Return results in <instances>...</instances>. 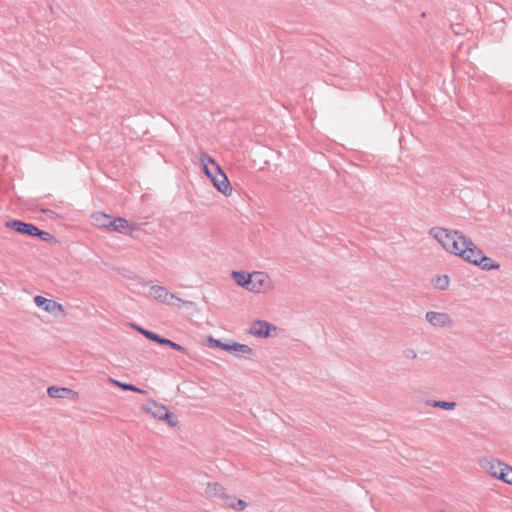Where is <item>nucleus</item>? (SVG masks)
Returning a JSON list of instances; mask_svg holds the SVG:
<instances>
[{"label": "nucleus", "instance_id": "obj_9", "mask_svg": "<svg viewBox=\"0 0 512 512\" xmlns=\"http://www.w3.org/2000/svg\"><path fill=\"white\" fill-rule=\"evenodd\" d=\"M479 465L490 476L499 479L501 476L499 474L502 473L506 464L495 458L483 457L479 460Z\"/></svg>", "mask_w": 512, "mask_h": 512}, {"label": "nucleus", "instance_id": "obj_27", "mask_svg": "<svg viewBox=\"0 0 512 512\" xmlns=\"http://www.w3.org/2000/svg\"><path fill=\"white\" fill-rule=\"evenodd\" d=\"M115 226H116V218L111 216L110 220L107 223V227L105 228V230L115 232V228H116Z\"/></svg>", "mask_w": 512, "mask_h": 512}, {"label": "nucleus", "instance_id": "obj_7", "mask_svg": "<svg viewBox=\"0 0 512 512\" xmlns=\"http://www.w3.org/2000/svg\"><path fill=\"white\" fill-rule=\"evenodd\" d=\"M274 289V283L271 277L262 271H255L251 273V285L248 291L253 293H267Z\"/></svg>", "mask_w": 512, "mask_h": 512}, {"label": "nucleus", "instance_id": "obj_2", "mask_svg": "<svg viewBox=\"0 0 512 512\" xmlns=\"http://www.w3.org/2000/svg\"><path fill=\"white\" fill-rule=\"evenodd\" d=\"M200 161L203 166L204 173L211 180L213 186L225 196H230L232 188L230 182L221 167L209 155L202 153Z\"/></svg>", "mask_w": 512, "mask_h": 512}, {"label": "nucleus", "instance_id": "obj_15", "mask_svg": "<svg viewBox=\"0 0 512 512\" xmlns=\"http://www.w3.org/2000/svg\"><path fill=\"white\" fill-rule=\"evenodd\" d=\"M226 492V489L218 482H209L205 488V494L210 498L218 497L222 500Z\"/></svg>", "mask_w": 512, "mask_h": 512}, {"label": "nucleus", "instance_id": "obj_19", "mask_svg": "<svg viewBox=\"0 0 512 512\" xmlns=\"http://www.w3.org/2000/svg\"><path fill=\"white\" fill-rule=\"evenodd\" d=\"M428 406L434 408H441L447 411H452L456 408L457 403L453 401H442V400H428L426 402Z\"/></svg>", "mask_w": 512, "mask_h": 512}, {"label": "nucleus", "instance_id": "obj_18", "mask_svg": "<svg viewBox=\"0 0 512 512\" xmlns=\"http://www.w3.org/2000/svg\"><path fill=\"white\" fill-rule=\"evenodd\" d=\"M231 275L239 286L248 290L251 285V273L233 271Z\"/></svg>", "mask_w": 512, "mask_h": 512}, {"label": "nucleus", "instance_id": "obj_10", "mask_svg": "<svg viewBox=\"0 0 512 512\" xmlns=\"http://www.w3.org/2000/svg\"><path fill=\"white\" fill-rule=\"evenodd\" d=\"M271 329L276 330V327L267 321H255L249 328V334L257 337H269Z\"/></svg>", "mask_w": 512, "mask_h": 512}, {"label": "nucleus", "instance_id": "obj_12", "mask_svg": "<svg viewBox=\"0 0 512 512\" xmlns=\"http://www.w3.org/2000/svg\"><path fill=\"white\" fill-rule=\"evenodd\" d=\"M35 304L49 313H55L56 311H63V307L58 302L47 299L43 296H36L34 298Z\"/></svg>", "mask_w": 512, "mask_h": 512}, {"label": "nucleus", "instance_id": "obj_1", "mask_svg": "<svg viewBox=\"0 0 512 512\" xmlns=\"http://www.w3.org/2000/svg\"><path fill=\"white\" fill-rule=\"evenodd\" d=\"M429 235L433 237L442 248L451 254L464 259L466 250L472 245V240L458 230H450L443 227H433L429 230Z\"/></svg>", "mask_w": 512, "mask_h": 512}, {"label": "nucleus", "instance_id": "obj_5", "mask_svg": "<svg viewBox=\"0 0 512 512\" xmlns=\"http://www.w3.org/2000/svg\"><path fill=\"white\" fill-rule=\"evenodd\" d=\"M5 226L21 234L39 237L43 241H50L53 238L50 233L38 229L35 225L19 220H9Z\"/></svg>", "mask_w": 512, "mask_h": 512}, {"label": "nucleus", "instance_id": "obj_25", "mask_svg": "<svg viewBox=\"0 0 512 512\" xmlns=\"http://www.w3.org/2000/svg\"><path fill=\"white\" fill-rule=\"evenodd\" d=\"M402 356L405 360H415L418 357V353L413 348H405L402 351Z\"/></svg>", "mask_w": 512, "mask_h": 512}, {"label": "nucleus", "instance_id": "obj_24", "mask_svg": "<svg viewBox=\"0 0 512 512\" xmlns=\"http://www.w3.org/2000/svg\"><path fill=\"white\" fill-rule=\"evenodd\" d=\"M160 344L161 345H167L168 347H171L172 349L180 351V352H183V353L186 352V349L183 346H181V345H179V344H177V343H175V342H173V341H171L169 339H166V338H162Z\"/></svg>", "mask_w": 512, "mask_h": 512}, {"label": "nucleus", "instance_id": "obj_13", "mask_svg": "<svg viewBox=\"0 0 512 512\" xmlns=\"http://www.w3.org/2000/svg\"><path fill=\"white\" fill-rule=\"evenodd\" d=\"M225 351L233 353L235 356L238 357L253 355V349L249 345L241 344L234 341L228 343L227 347H225Z\"/></svg>", "mask_w": 512, "mask_h": 512}, {"label": "nucleus", "instance_id": "obj_22", "mask_svg": "<svg viewBox=\"0 0 512 512\" xmlns=\"http://www.w3.org/2000/svg\"><path fill=\"white\" fill-rule=\"evenodd\" d=\"M499 475H501L499 480H501L509 485H512V467L511 466L506 464L504 466L502 473H500Z\"/></svg>", "mask_w": 512, "mask_h": 512}, {"label": "nucleus", "instance_id": "obj_23", "mask_svg": "<svg viewBox=\"0 0 512 512\" xmlns=\"http://www.w3.org/2000/svg\"><path fill=\"white\" fill-rule=\"evenodd\" d=\"M137 330L143 334L146 338H148L149 340L151 341H154V342H157V343H161V340L163 337L159 336L158 334L152 332V331H149V330H146L144 328H137Z\"/></svg>", "mask_w": 512, "mask_h": 512}, {"label": "nucleus", "instance_id": "obj_3", "mask_svg": "<svg viewBox=\"0 0 512 512\" xmlns=\"http://www.w3.org/2000/svg\"><path fill=\"white\" fill-rule=\"evenodd\" d=\"M463 260L479 266L483 270H494L499 269L500 265L493 261L491 258L484 255L483 251L476 246L474 242L466 250V254Z\"/></svg>", "mask_w": 512, "mask_h": 512}, {"label": "nucleus", "instance_id": "obj_17", "mask_svg": "<svg viewBox=\"0 0 512 512\" xmlns=\"http://www.w3.org/2000/svg\"><path fill=\"white\" fill-rule=\"evenodd\" d=\"M110 218L111 215L103 212H95L91 215V223L97 228L105 229Z\"/></svg>", "mask_w": 512, "mask_h": 512}, {"label": "nucleus", "instance_id": "obj_14", "mask_svg": "<svg viewBox=\"0 0 512 512\" xmlns=\"http://www.w3.org/2000/svg\"><path fill=\"white\" fill-rule=\"evenodd\" d=\"M222 501L226 507L236 511H244L248 507V504L244 500L238 499L236 496L227 492L224 495Z\"/></svg>", "mask_w": 512, "mask_h": 512}, {"label": "nucleus", "instance_id": "obj_16", "mask_svg": "<svg viewBox=\"0 0 512 512\" xmlns=\"http://www.w3.org/2000/svg\"><path fill=\"white\" fill-rule=\"evenodd\" d=\"M115 232L124 234V235H130L134 230H136V227L133 224H130L128 220L122 217H116V226H115Z\"/></svg>", "mask_w": 512, "mask_h": 512}, {"label": "nucleus", "instance_id": "obj_8", "mask_svg": "<svg viewBox=\"0 0 512 512\" xmlns=\"http://www.w3.org/2000/svg\"><path fill=\"white\" fill-rule=\"evenodd\" d=\"M426 321L436 328H451L454 321L448 313L428 311L425 315Z\"/></svg>", "mask_w": 512, "mask_h": 512}, {"label": "nucleus", "instance_id": "obj_6", "mask_svg": "<svg viewBox=\"0 0 512 512\" xmlns=\"http://www.w3.org/2000/svg\"><path fill=\"white\" fill-rule=\"evenodd\" d=\"M143 409L154 418L165 420L171 427L178 425L177 418L169 412L168 408L156 401H149L143 406Z\"/></svg>", "mask_w": 512, "mask_h": 512}, {"label": "nucleus", "instance_id": "obj_20", "mask_svg": "<svg viewBox=\"0 0 512 512\" xmlns=\"http://www.w3.org/2000/svg\"><path fill=\"white\" fill-rule=\"evenodd\" d=\"M434 288L438 290H446L449 287L450 279L447 275H437L434 278H432L431 281Z\"/></svg>", "mask_w": 512, "mask_h": 512}, {"label": "nucleus", "instance_id": "obj_4", "mask_svg": "<svg viewBox=\"0 0 512 512\" xmlns=\"http://www.w3.org/2000/svg\"><path fill=\"white\" fill-rule=\"evenodd\" d=\"M150 296L156 301L166 305H173L175 301L189 307H194L196 305V303L193 301L183 300L177 297L175 294L171 293L166 287L160 285H153L150 288Z\"/></svg>", "mask_w": 512, "mask_h": 512}, {"label": "nucleus", "instance_id": "obj_26", "mask_svg": "<svg viewBox=\"0 0 512 512\" xmlns=\"http://www.w3.org/2000/svg\"><path fill=\"white\" fill-rule=\"evenodd\" d=\"M208 341L212 347H216V348L222 349L224 351H225V347H227V345H228V343H223L222 341H220L218 339H214L212 337H210Z\"/></svg>", "mask_w": 512, "mask_h": 512}, {"label": "nucleus", "instance_id": "obj_11", "mask_svg": "<svg viewBox=\"0 0 512 512\" xmlns=\"http://www.w3.org/2000/svg\"><path fill=\"white\" fill-rule=\"evenodd\" d=\"M47 394L51 398H68L74 401L79 398L78 392L66 387L51 386L47 389Z\"/></svg>", "mask_w": 512, "mask_h": 512}, {"label": "nucleus", "instance_id": "obj_21", "mask_svg": "<svg viewBox=\"0 0 512 512\" xmlns=\"http://www.w3.org/2000/svg\"><path fill=\"white\" fill-rule=\"evenodd\" d=\"M110 381L114 385H116V386H118V387H120V388H122L124 390H129V391H133V392L140 393V394L146 393L144 390H142V389H140V388H138V387H136V386H134L132 384L122 383V382L114 380V379H110Z\"/></svg>", "mask_w": 512, "mask_h": 512}]
</instances>
